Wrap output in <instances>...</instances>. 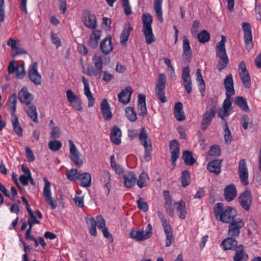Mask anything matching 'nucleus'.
Instances as JSON below:
<instances>
[{
    "label": "nucleus",
    "instance_id": "1",
    "mask_svg": "<svg viewBox=\"0 0 261 261\" xmlns=\"http://www.w3.org/2000/svg\"><path fill=\"white\" fill-rule=\"evenodd\" d=\"M224 207L223 203L219 202L213 207L214 215L217 220L225 223L234 221L237 216V211L230 206Z\"/></svg>",
    "mask_w": 261,
    "mask_h": 261
},
{
    "label": "nucleus",
    "instance_id": "2",
    "mask_svg": "<svg viewBox=\"0 0 261 261\" xmlns=\"http://www.w3.org/2000/svg\"><path fill=\"white\" fill-rule=\"evenodd\" d=\"M226 41V37L224 36H221V40L219 41L216 47L217 55L220 58L217 65V67L219 71L225 68L228 63V58L227 56L225 44Z\"/></svg>",
    "mask_w": 261,
    "mask_h": 261
},
{
    "label": "nucleus",
    "instance_id": "3",
    "mask_svg": "<svg viewBox=\"0 0 261 261\" xmlns=\"http://www.w3.org/2000/svg\"><path fill=\"white\" fill-rule=\"evenodd\" d=\"M142 20L143 22L142 31L145 35L146 42L147 44H150L155 41L151 27L152 17L149 13H143L142 16Z\"/></svg>",
    "mask_w": 261,
    "mask_h": 261
},
{
    "label": "nucleus",
    "instance_id": "4",
    "mask_svg": "<svg viewBox=\"0 0 261 261\" xmlns=\"http://www.w3.org/2000/svg\"><path fill=\"white\" fill-rule=\"evenodd\" d=\"M92 61L94 65L95 68L92 66H88L87 69V75L89 76H94L96 79L100 78L101 73H102L103 63L102 59L98 54H95L92 58Z\"/></svg>",
    "mask_w": 261,
    "mask_h": 261
},
{
    "label": "nucleus",
    "instance_id": "5",
    "mask_svg": "<svg viewBox=\"0 0 261 261\" xmlns=\"http://www.w3.org/2000/svg\"><path fill=\"white\" fill-rule=\"evenodd\" d=\"M166 81L165 75L164 74H160L155 88L156 96L163 103L167 101V98L165 95Z\"/></svg>",
    "mask_w": 261,
    "mask_h": 261
},
{
    "label": "nucleus",
    "instance_id": "6",
    "mask_svg": "<svg viewBox=\"0 0 261 261\" xmlns=\"http://www.w3.org/2000/svg\"><path fill=\"white\" fill-rule=\"evenodd\" d=\"M238 199L242 207L245 211H249L251 206L252 201V196L250 190L246 188L240 194Z\"/></svg>",
    "mask_w": 261,
    "mask_h": 261
},
{
    "label": "nucleus",
    "instance_id": "7",
    "mask_svg": "<svg viewBox=\"0 0 261 261\" xmlns=\"http://www.w3.org/2000/svg\"><path fill=\"white\" fill-rule=\"evenodd\" d=\"M44 187L43 191V195L45 199V202L49 204L52 210H54L57 207V203L55 200H53L51 197L50 191V183L46 178H44Z\"/></svg>",
    "mask_w": 261,
    "mask_h": 261
},
{
    "label": "nucleus",
    "instance_id": "8",
    "mask_svg": "<svg viewBox=\"0 0 261 261\" xmlns=\"http://www.w3.org/2000/svg\"><path fill=\"white\" fill-rule=\"evenodd\" d=\"M242 29L244 31V39L246 49L250 50L253 47L251 25L248 22H243L242 23Z\"/></svg>",
    "mask_w": 261,
    "mask_h": 261
},
{
    "label": "nucleus",
    "instance_id": "9",
    "mask_svg": "<svg viewBox=\"0 0 261 261\" xmlns=\"http://www.w3.org/2000/svg\"><path fill=\"white\" fill-rule=\"evenodd\" d=\"M239 74L244 86L247 89L251 87V79L244 61H241L239 65Z\"/></svg>",
    "mask_w": 261,
    "mask_h": 261
},
{
    "label": "nucleus",
    "instance_id": "10",
    "mask_svg": "<svg viewBox=\"0 0 261 261\" xmlns=\"http://www.w3.org/2000/svg\"><path fill=\"white\" fill-rule=\"evenodd\" d=\"M244 226L243 220L241 218H237L230 223L228 226V234L231 237H238L240 230Z\"/></svg>",
    "mask_w": 261,
    "mask_h": 261
},
{
    "label": "nucleus",
    "instance_id": "11",
    "mask_svg": "<svg viewBox=\"0 0 261 261\" xmlns=\"http://www.w3.org/2000/svg\"><path fill=\"white\" fill-rule=\"evenodd\" d=\"M82 20L85 25L88 28L95 29L97 27V19L95 15L88 10L83 11Z\"/></svg>",
    "mask_w": 261,
    "mask_h": 261
},
{
    "label": "nucleus",
    "instance_id": "12",
    "mask_svg": "<svg viewBox=\"0 0 261 261\" xmlns=\"http://www.w3.org/2000/svg\"><path fill=\"white\" fill-rule=\"evenodd\" d=\"M216 110V107L214 106L212 108L207 110L203 114L201 123V129L202 130H205L208 127L215 117Z\"/></svg>",
    "mask_w": 261,
    "mask_h": 261
},
{
    "label": "nucleus",
    "instance_id": "13",
    "mask_svg": "<svg viewBox=\"0 0 261 261\" xmlns=\"http://www.w3.org/2000/svg\"><path fill=\"white\" fill-rule=\"evenodd\" d=\"M8 72L9 74H12L15 72L16 77L19 79H22L26 75L24 65H15V61L14 60L12 61L9 64L8 68Z\"/></svg>",
    "mask_w": 261,
    "mask_h": 261
},
{
    "label": "nucleus",
    "instance_id": "14",
    "mask_svg": "<svg viewBox=\"0 0 261 261\" xmlns=\"http://www.w3.org/2000/svg\"><path fill=\"white\" fill-rule=\"evenodd\" d=\"M70 147V155L71 160L74 163L75 165L80 167L83 165V160L81 158V154L73 142L71 140H69Z\"/></svg>",
    "mask_w": 261,
    "mask_h": 261
},
{
    "label": "nucleus",
    "instance_id": "15",
    "mask_svg": "<svg viewBox=\"0 0 261 261\" xmlns=\"http://www.w3.org/2000/svg\"><path fill=\"white\" fill-rule=\"evenodd\" d=\"M239 173L241 182L243 185L247 186L249 184L248 171L245 159H241L239 163Z\"/></svg>",
    "mask_w": 261,
    "mask_h": 261
},
{
    "label": "nucleus",
    "instance_id": "16",
    "mask_svg": "<svg viewBox=\"0 0 261 261\" xmlns=\"http://www.w3.org/2000/svg\"><path fill=\"white\" fill-rule=\"evenodd\" d=\"M231 95L226 94V98L223 102L222 108L219 110L218 116L222 119H224L225 117L228 116L232 110Z\"/></svg>",
    "mask_w": 261,
    "mask_h": 261
},
{
    "label": "nucleus",
    "instance_id": "17",
    "mask_svg": "<svg viewBox=\"0 0 261 261\" xmlns=\"http://www.w3.org/2000/svg\"><path fill=\"white\" fill-rule=\"evenodd\" d=\"M169 148L171 153V161L173 165V167L171 169H173L175 166V162L179 156L180 145L177 141L174 139L170 141Z\"/></svg>",
    "mask_w": 261,
    "mask_h": 261
},
{
    "label": "nucleus",
    "instance_id": "18",
    "mask_svg": "<svg viewBox=\"0 0 261 261\" xmlns=\"http://www.w3.org/2000/svg\"><path fill=\"white\" fill-rule=\"evenodd\" d=\"M37 67L38 63L37 62L33 63L28 72L29 77L36 85H40L42 83V77L37 71Z\"/></svg>",
    "mask_w": 261,
    "mask_h": 261
},
{
    "label": "nucleus",
    "instance_id": "19",
    "mask_svg": "<svg viewBox=\"0 0 261 261\" xmlns=\"http://www.w3.org/2000/svg\"><path fill=\"white\" fill-rule=\"evenodd\" d=\"M192 56V49L190 45V41L187 37L183 38V53L182 58L184 62H190Z\"/></svg>",
    "mask_w": 261,
    "mask_h": 261
},
{
    "label": "nucleus",
    "instance_id": "20",
    "mask_svg": "<svg viewBox=\"0 0 261 261\" xmlns=\"http://www.w3.org/2000/svg\"><path fill=\"white\" fill-rule=\"evenodd\" d=\"M182 80L183 81V85L188 94L192 91V80L190 75V69L188 66L183 68L182 72Z\"/></svg>",
    "mask_w": 261,
    "mask_h": 261
},
{
    "label": "nucleus",
    "instance_id": "21",
    "mask_svg": "<svg viewBox=\"0 0 261 261\" xmlns=\"http://www.w3.org/2000/svg\"><path fill=\"white\" fill-rule=\"evenodd\" d=\"M111 40V36L108 35L100 43L99 49L106 55H109L113 49Z\"/></svg>",
    "mask_w": 261,
    "mask_h": 261
},
{
    "label": "nucleus",
    "instance_id": "22",
    "mask_svg": "<svg viewBox=\"0 0 261 261\" xmlns=\"http://www.w3.org/2000/svg\"><path fill=\"white\" fill-rule=\"evenodd\" d=\"M18 99L21 102L25 103L27 105L31 104L33 99V96L28 92L27 87H23L18 92Z\"/></svg>",
    "mask_w": 261,
    "mask_h": 261
},
{
    "label": "nucleus",
    "instance_id": "23",
    "mask_svg": "<svg viewBox=\"0 0 261 261\" xmlns=\"http://www.w3.org/2000/svg\"><path fill=\"white\" fill-rule=\"evenodd\" d=\"M237 191L234 184L229 185L225 188L224 197L227 201H232L237 197Z\"/></svg>",
    "mask_w": 261,
    "mask_h": 261
},
{
    "label": "nucleus",
    "instance_id": "24",
    "mask_svg": "<svg viewBox=\"0 0 261 261\" xmlns=\"http://www.w3.org/2000/svg\"><path fill=\"white\" fill-rule=\"evenodd\" d=\"M162 225L166 234V246L169 247L171 245L172 241L174 240L172 231L170 224L166 220L162 219Z\"/></svg>",
    "mask_w": 261,
    "mask_h": 261
},
{
    "label": "nucleus",
    "instance_id": "25",
    "mask_svg": "<svg viewBox=\"0 0 261 261\" xmlns=\"http://www.w3.org/2000/svg\"><path fill=\"white\" fill-rule=\"evenodd\" d=\"M102 32L100 30H94L88 40V45L92 48L97 47L98 41L100 39Z\"/></svg>",
    "mask_w": 261,
    "mask_h": 261
},
{
    "label": "nucleus",
    "instance_id": "26",
    "mask_svg": "<svg viewBox=\"0 0 261 261\" xmlns=\"http://www.w3.org/2000/svg\"><path fill=\"white\" fill-rule=\"evenodd\" d=\"M145 95L139 94L137 103V109L140 116L144 117L147 114Z\"/></svg>",
    "mask_w": 261,
    "mask_h": 261
},
{
    "label": "nucleus",
    "instance_id": "27",
    "mask_svg": "<svg viewBox=\"0 0 261 261\" xmlns=\"http://www.w3.org/2000/svg\"><path fill=\"white\" fill-rule=\"evenodd\" d=\"M100 109L102 116L105 120H109L112 118L110 106L107 99L105 98L102 100L100 104Z\"/></svg>",
    "mask_w": 261,
    "mask_h": 261
},
{
    "label": "nucleus",
    "instance_id": "28",
    "mask_svg": "<svg viewBox=\"0 0 261 261\" xmlns=\"http://www.w3.org/2000/svg\"><path fill=\"white\" fill-rule=\"evenodd\" d=\"M133 93L132 87H127L122 90L118 95L119 101L124 105L127 104L130 100L131 95Z\"/></svg>",
    "mask_w": 261,
    "mask_h": 261
},
{
    "label": "nucleus",
    "instance_id": "29",
    "mask_svg": "<svg viewBox=\"0 0 261 261\" xmlns=\"http://www.w3.org/2000/svg\"><path fill=\"white\" fill-rule=\"evenodd\" d=\"M234 250L236 252L233 257L234 261H246L248 259V255L245 252L243 245H238Z\"/></svg>",
    "mask_w": 261,
    "mask_h": 261
},
{
    "label": "nucleus",
    "instance_id": "30",
    "mask_svg": "<svg viewBox=\"0 0 261 261\" xmlns=\"http://www.w3.org/2000/svg\"><path fill=\"white\" fill-rule=\"evenodd\" d=\"M132 30L133 28L130 25V23L129 22H125L120 37V43L122 45H125L126 44L130 33Z\"/></svg>",
    "mask_w": 261,
    "mask_h": 261
},
{
    "label": "nucleus",
    "instance_id": "31",
    "mask_svg": "<svg viewBox=\"0 0 261 261\" xmlns=\"http://www.w3.org/2000/svg\"><path fill=\"white\" fill-rule=\"evenodd\" d=\"M222 160H215L210 162L207 166V169L212 173H214L216 175H218L221 171V166Z\"/></svg>",
    "mask_w": 261,
    "mask_h": 261
},
{
    "label": "nucleus",
    "instance_id": "32",
    "mask_svg": "<svg viewBox=\"0 0 261 261\" xmlns=\"http://www.w3.org/2000/svg\"><path fill=\"white\" fill-rule=\"evenodd\" d=\"M85 221L90 234L96 237L97 236V222L95 220L93 217L89 216H87L85 218Z\"/></svg>",
    "mask_w": 261,
    "mask_h": 261
},
{
    "label": "nucleus",
    "instance_id": "33",
    "mask_svg": "<svg viewBox=\"0 0 261 261\" xmlns=\"http://www.w3.org/2000/svg\"><path fill=\"white\" fill-rule=\"evenodd\" d=\"M237 241L232 238L227 237L226 239L223 240L221 245L224 250H233L238 247Z\"/></svg>",
    "mask_w": 261,
    "mask_h": 261
},
{
    "label": "nucleus",
    "instance_id": "34",
    "mask_svg": "<svg viewBox=\"0 0 261 261\" xmlns=\"http://www.w3.org/2000/svg\"><path fill=\"white\" fill-rule=\"evenodd\" d=\"M224 84L226 91V94L234 95L235 91L233 88L232 76L231 74H229L226 76L224 81Z\"/></svg>",
    "mask_w": 261,
    "mask_h": 261
},
{
    "label": "nucleus",
    "instance_id": "35",
    "mask_svg": "<svg viewBox=\"0 0 261 261\" xmlns=\"http://www.w3.org/2000/svg\"><path fill=\"white\" fill-rule=\"evenodd\" d=\"M121 132L117 126H114L111 133V140L115 144L118 145L121 143Z\"/></svg>",
    "mask_w": 261,
    "mask_h": 261
},
{
    "label": "nucleus",
    "instance_id": "36",
    "mask_svg": "<svg viewBox=\"0 0 261 261\" xmlns=\"http://www.w3.org/2000/svg\"><path fill=\"white\" fill-rule=\"evenodd\" d=\"M124 184L127 188H131L137 181V178L135 174L133 172H130L124 175Z\"/></svg>",
    "mask_w": 261,
    "mask_h": 261
},
{
    "label": "nucleus",
    "instance_id": "37",
    "mask_svg": "<svg viewBox=\"0 0 261 261\" xmlns=\"http://www.w3.org/2000/svg\"><path fill=\"white\" fill-rule=\"evenodd\" d=\"M81 180L80 185L84 187H89L91 185V174L88 172L80 173L79 178Z\"/></svg>",
    "mask_w": 261,
    "mask_h": 261
},
{
    "label": "nucleus",
    "instance_id": "38",
    "mask_svg": "<svg viewBox=\"0 0 261 261\" xmlns=\"http://www.w3.org/2000/svg\"><path fill=\"white\" fill-rule=\"evenodd\" d=\"M129 234L131 238L137 241H141L146 240L143 229L133 228L131 230Z\"/></svg>",
    "mask_w": 261,
    "mask_h": 261
},
{
    "label": "nucleus",
    "instance_id": "39",
    "mask_svg": "<svg viewBox=\"0 0 261 261\" xmlns=\"http://www.w3.org/2000/svg\"><path fill=\"white\" fill-rule=\"evenodd\" d=\"M25 111L29 117L35 123L38 122L36 108L34 105L30 104L25 109Z\"/></svg>",
    "mask_w": 261,
    "mask_h": 261
},
{
    "label": "nucleus",
    "instance_id": "40",
    "mask_svg": "<svg viewBox=\"0 0 261 261\" xmlns=\"http://www.w3.org/2000/svg\"><path fill=\"white\" fill-rule=\"evenodd\" d=\"M182 159L184 163L187 166H192L196 162V160L193 156L192 152L189 150L184 151Z\"/></svg>",
    "mask_w": 261,
    "mask_h": 261
},
{
    "label": "nucleus",
    "instance_id": "41",
    "mask_svg": "<svg viewBox=\"0 0 261 261\" xmlns=\"http://www.w3.org/2000/svg\"><path fill=\"white\" fill-rule=\"evenodd\" d=\"M163 0H154V8L156 13V16L158 19L162 23L164 21L163 17L162 16V4Z\"/></svg>",
    "mask_w": 261,
    "mask_h": 261
},
{
    "label": "nucleus",
    "instance_id": "42",
    "mask_svg": "<svg viewBox=\"0 0 261 261\" xmlns=\"http://www.w3.org/2000/svg\"><path fill=\"white\" fill-rule=\"evenodd\" d=\"M196 80L199 82L198 87L200 92L202 96H204V92L205 90V85L201 73V70L198 69L196 72Z\"/></svg>",
    "mask_w": 261,
    "mask_h": 261
},
{
    "label": "nucleus",
    "instance_id": "43",
    "mask_svg": "<svg viewBox=\"0 0 261 261\" xmlns=\"http://www.w3.org/2000/svg\"><path fill=\"white\" fill-rule=\"evenodd\" d=\"M174 205H177L176 210L179 213V218L182 219H185L187 214L185 202L183 200H181L179 202L174 203Z\"/></svg>",
    "mask_w": 261,
    "mask_h": 261
},
{
    "label": "nucleus",
    "instance_id": "44",
    "mask_svg": "<svg viewBox=\"0 0 261 261\" xmlns=\"http://www.w3.org/2000/svg\"><path fill=\"white\" fill-rule=\"evenodd\" d=\"M11 122L15 133L19 136L22 137L23 135V130L21 125L18 121V117L17 116L13 117Z\"/></svg>",
    "mask_w": 261,
    "mask_h": 261
},
{
    "label": "nucleus",
    "instance_id": "45",
    "mask_svg": "<svg viewBox=\"0 0 261 261\" xmlns=\"http://www.w3.org/2000/svg\"><path fill=\"white\" fill-rule=\"evenodd\" d=\"M235 103L242 109L244 111L249 112L250 109L247 105V101L242 96H237L236 97Z\"/></svg>",
    "mask_w": 261,
    "mask_h": 261
},
{
    "label": "nucleus",
    "instance_id": "46",
    "mask_svg": "<svg viewBox=\"0 0 261 261\" xmlns=\"http://www.w3.org/2000/svg\"><path fill=\"white\" fill-rule=\"evenodd\" d=\"M181 186L183 187H186L190 183V175L188 170H185L182 171L180 177Z\"/></svg>",
    "mask_w": 261,
    "mask_h": 261
},
{
    "label": "nucleus",
    "instance_id": "47",
    "mask_svg": "<svg viewBox=\"0 0 261 261\" xmlns=\"http://www.w3.org/2000/svg\"><path fill=\"white\" fill-rule=\"evenodd\" d=\"M65 174L68 179L75 181L79 178L80 173H79L77 169H71L67 170Z\"/></svg>",
    "mask_w": 261,
    "mask_h": 261
},
{
    "label": "nucleus",
    "instance_id": "48",
    "mask_svg": "<svg viewBox=\"0 0 261 261\" xmlns=\"http://www.w3.org/2000/svg\"><path fill=\"white\" fill-rule=\"evenodd\" d=\"M165 207L167 213L171 217L174 216V210L172 205V197L165 198Z\"/></svg>",
    "mask_w": 261,
    "mask_h": 261
},
{
    "label": "nucleus",
    "instance_id": "49",
    "mask_svg": "<svg viewBox=\"0 0 261 261\" xmlns=\"http://www.w3.org/2000/svg\"><path fill=\"white\" fill-rule=\"evenodd\" d=\"M149 181L148 175L145 173H142L139 176L137 184L140 188L147 186Z\"/></svg>",
    "mask_w": 261,
    "mask_h": 261
},
{
    "label": "nucleus",
    "instance_id": "50",
    "mask_svg": "<svg viewBox=\"0 0 261 261\" xmlns=\"http://www.w3.org/2000/svg\"><path fill=\"white\" fill-rule=\"evenodd\" d=\"M125 115L127 119L131 122H134L137 120V114L132 107H128L126 108Z\"/></svg>",
    "mask_w": 261,
    "mask_h": 261
},
{
    "label": "nucleus",
    "instance_id": "51",
    "mask_svg": "<svg viewBox=\"0 0 261 261\" xmlns=\"http://www.w3.org/2000/svg\"><path fill=\"white\" fill-rule=\"evenodd\" d=\"M197 37L201 43H204L209 41L210 35L206 30H203L198 34Z\"/></svg>",
    "mask_w": 261,
    "mask_h": 261
},
{
    "label": "nucleus",
    "instance_id": "52",
    "mask_svg": "<svg viewBox=\"0 0 261 261\" xmlns=\"http://www.w3.org/2000/svg\"><path fill=\"white\" fill-rule=\"evenodd\" d=\"M139 138L141 142V143L142 145L144 146V142L146 143V145H148L149 144H151L150 142L149 141H148V136L146 133V131L144 127H142L141 129V130L139 134Z\"/></svg>",
    "mask_w": 261,
    "mask_h": 261
},
{
    "label": "nucleus",
    "instance_id": "53",
    "mask_svg": "<svg viewBox=\"0 0 261 261\" xmlns=\"http://www.w3.org/2000/svg\"><path fill=\"white\" fill-rule=\"evenodd\" d=\"M144 147L145 148V152L144 156V160L146 162H148L151 159V153L152 151V146L151 144L146 145L145 142H144Z\"/></svg>",
    "mask_w": 261,
    "mask_h": 261
},
{
    "label": "nucleus",
    "instance_id": "54",
    "mask_svg": "<svg viewBox=\"0 0 261 261\" xmlns=\"http://www.w3.org/2000/svg\"><path fill=\"white\" fill-rule=\"evenodd\" d=\"M48 148L53 151L59 150L62 147V143L60 141H51L48 143Z\"/></svg>",
    "mask_w": 261,
    "mask_h": 261
},
{
    "label": "nucleus",
    "instance_id": "55",
    "mask_svg": "<svg viewBox=\"0 0 261 261\" xmlns=\"http://www.w3.org/2000/svg\"><path fill=\"white\" fill-rule=\"evenodd\" d=\"M221 154V149L219 146L214 145L211 147L208 151V154L210 156H218Z\"/></svg>",
    "mask_w": 261,
    "mask_h": 261
},
{
    "label": "nucleus",
    "instance_id": "56",
    "mask_svg": "<svg viewBox=\"0 0 261 261\" xmlns=\"http://www.w3.org/2000/svg\"><path fill=\"white\" fill-rule=\"evenodd\" d=\"M122 7L123 8L124 13L128 16L132 14V11L131 7L129 5L128 0H121Z\"/></svg>",
    "mask_w": 261,
    "mask_h": 261
},
{
    "label": "nucleus",
    "instance_id": "57",
    "mask_svg": "<svg viewBox=\"0 0 261 261\" xmlns=\"http://www.w3.org/2000/svg\"><path fill=\"white\" fill-rule=\"evenodd\" d=\"M225 127L224 129L225 134H224V138L225 141L226 143H230L232 141V137L231 135V132L229 129L228 126L227 125V122H225Z\"/></svg>",
    "mask_w": 261,
    "mask_h": 261
},
{
    "label": "nucleus",
    "instance_id": "58",
    "mask_svg": "<svg viewBox=\"0 0 261 261\" xmlns=\"http://www.w3.org/2000/svg\"><path fill=\"white\" fill-rule=\"evenodd\" d=\"M137 204L139 210L145 212L148 211V207L147 202L142 201L141 198H140L137 200Z\"/></svg>",
    "mask_w": 261,
    "mask_h": 261
},
{
    "label": "nucleus",
    "instance_id": "59",
    "mask_svg": "<svg viewBox=\"0 0 261 261\" xmlns=\"http://www.w3.org/2000/svg\"><path fill=\"white\" fill-rule=\"evenodd\" d=\"M67 98L69 102H73L75 100H77L78 96H76L71 90H68L66 92Z\"/></svg>",
    "mask_w": 261,
    "mask_h": 261
},
{
    "label": "nucleus",
    "instance_id": "60",
    "mask_svg": "<svg viewBox=\"0 0 261 261\" xmlns=\"http://www.w3.org/2000/svg\"><path fill=\"white\" fill-rule=\"evenodd\" d=\"M25 151H26V156H27L28 161L29 162H34L35 158V156L34 155V153H33L32 149L28 147H25Z\"/></svg>",
    "mask_w": 261,
    "mask_h": 261
},
{
    "label": "nucleus",
    "instance_id": "61",
    "mask_svg": "<svg viewBox=\"0 0 261 261\" xmlns=\"http://www.w3.org/2000/svg\"><path fill=\"white\" fill-rule=\"evenodd\" d=\"M96 220L97 227L99 229H101L106 227L105 220L101 215H98L96 216Z\"/></svg>",
    "mask_w": 261,
    "mask_h": 261
},
{
    "label": "nucleus",
    "instance_id": "62",
    "mask_svg": "<svg viewBox=\"0 0 261 261\" xmlns=\"http://www.w3.org/2000/svg\"><path fill=\"white\" fill-rule=\"evenodd\" d=\"M5 17L4 0H0V22L4 21Z\"/></svg>",
    "mask_w": 261,
    "mask_h": 261
},
{
    "label": "nucleus",
    "instance_id": "63",
    "mask_svg": "<svg viewBox=\"0 0 261 261\" xmlns=\"http://www.w3.org/2000/svg\"><path fill=\"white\" fill-rule=\"evenodd\" d=\"M82 82L84 85V94L85 95L89 94L92 93L90 90L88 80L86 79L85 77H82Z\"/></svg>",
    "mask_w": 261,
    "mask_h": 261
},
{
    "label": "nucleus",
    "instance_id": "64",
    "mask_svg": "<svg viewBox=\"0 0 261 261\" xmlns=\"http://www.w3.org/2000/svg\"><path fill=\"white\" fill-rule=\"evenodd\" d=\"M199 27H200L199 22L196 20H194L193 25L191 28L192 34L193 35L196 34L199 31Z\"/></svg>",
    "mask_w": 261,
    "mask_h": 261
}]
</instances>
